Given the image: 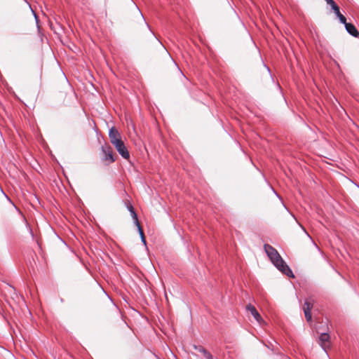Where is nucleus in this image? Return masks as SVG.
I'll list each match as a JSON object with an SVG mask.
<instances>
[{
	"mask_svg": "<svg viewBox=\"0 0 359 359\" xmlns=\"http://www.w3.org/2000/svg\"><path fill=\"white\" fill-rule=\"evenodd\" d=\"M199 351L201 352L203 354V355L205 356V358L206 359H211L212 358V356L210 354V353H209L207 350H205L203 348H201L199 349Z\"/></svg>",
	"mask_w": 359,
	"mask_h": 359,
	"instance_id": "nucleus-10",
	"label": "nucleus"
},
{
	"mask_svg": "<svg viewBox=\"0 0 359 359\" xmlns=\"http://www.w3.org/2000/svg\"><path fill=\"white\" fill-rule=\"evenodd\" d=\"M325 1H326V3L331 6L332 8H334V6H337V4L334 1V0H325Z\"/></svg>",
	"mask_w": 359,
	"mask_h": 359,
	"instance_id": "nucleus-12",
	"label": "nucleus"
},
{
	"mask_svg": "<svg viewBox=\"0 0 359 359\" xmlns=\"http://www.w3.org/2000/svg\"><path fill=\"white\" fill-rule=\"evenodd\" d=\"M337 18H339V21L344 25H346V23H347L346 18L341 13L337 15Z\"/></svg>",
	"mask_w": 359,
	"mask_h": 359,
	"instance_id": "nucleus-11",
	"label": "nucleus"
},
{
	"mask_svg": "<svg viewBox=\"0 0 359 359\" xmlns=\"http://www.w3.org/2000/svg\"><path fill=\"white\" fill-rule=\"evenodd\" d=\"M127 208L130 211V212L131 214V216H132V217H133V219L134 220L135 224H138V221L139 220H138V218H137V214H136V212H135L133 205L131 204L128 203L127 205Z\"/></svg>",
	"mask_w": 359,
	"mask_h": 359,
	"instance_id": "nucleus-9",
	"label": "nucleus"
},
{
	"mask_svg": "<svg viewBox=\"0 0 359 359\" xmlns=\"http://www.w3.org/2000/svg\"><path fill=\"white\" fill-rule=\"evenodd\" d=\"M141 240H142V241L144 244H146V240H145V237H144V236H142V237L141 238Z\"/></svg>",
	"mask_w": 359,
	"mask_h": 359,
	"instance_id": "nucleus-15",
	"label": "nucleus"
},
{
	"mask_svg": "<svg viewBox=\"0 0 359 359\" xmlns=\"http://www.w3.org/2000/svg\"><path fill=\"white\" fill-rule=\"evenodd\" d=\"M246 309L252 314V316L255 318V319L259 323V324H262L264 323V320L262 319L260 314L257 311L256 308L251 305L248 304L246 306Z\"/></svg>",
	"mask_w": 359,
	"mask_h": 359,
	"instance_id": "nucleus-4",
	"label": "nucleus"
},
{
	"mask_svg": "<svg viewBox=\"0 0 359 359\" xmlns=\"http://www.w3.org/2000/svg\"><path fill=\"white\" fill-rule=\"evenodd\" d=\"M102 151L104 154V161H108L110 163H112L115 161L111 148L109 146L102 147Z\"/></svg>",
	"mask_w": 359,
	"mask_h": 359,
	"instance_id": "nucleus-6",
	"label": "nucleus"
},
{
	"mask_svg": "<svg viewBox=\"0 0 359 359\" xmlns=\"http://www.w3.org/2000/svg\"><path fill=\"white\" fill-rule=\"evenodd\" d=\"M211 359H213L212 358Z\"/></svg>",
	"mask_w": 359,
	"mask_h": 359,
	"instance_id": "nucleus-16",
	"label": "nucleus"
},
{
	"mask_svg": "<svg viewBox=\"0 0 359 359\" xmlns=\"http://www.w3.org/2000/svg\"><path fill=\"white\" fill-rule=\"evenodd\" d=\"M109 137L112 144H115L116 142H119L121 140L120 133L114 127L109 130Z\"/></svg>",
	"mask_w": 359,
	"mask_h": 359,
	"instance_id": "nucleus-5",
	"label": "nucleus"
},
{
	"mask_svg": "<svg viewBox=\"0 0 359 359\" xmlns=\"http://www.w3.org/2000/svg\"><path fill=\"white\" fill-rule=\"evenodd\" d=\"M314 299L312 297H309L306 298L304 301V304L303 306V310L304 313L305 318L308 322H311L312 316L311 313V311L313 306Z\"/></svg>",
	"mask_w": 359,
	"mask_h": 359,
	"instance_id": "nucleus-2",
	"label": "nucleus"
},
{
	"mask_svg": "<svg viewBox=\"0 0 359 359\" xmlns=\"http://www.w3.org/2000/svg\"><path fill=\"white\" fill-rule=\"evenodd\" d=\"M116 149L117 151L120 154V155L125 159H128L130 157L129 152L126 147L124 142L121 140L119 142H116L115 144H113Z\"/></svg>",
	"mask_w": 359,
	"mask_h": 359,
	"instance_id": "nucleus-3",
	"label": "nucleus"
},
{
	"mask_svg": "<svg viewBox=\"0 0 359 359\" xmlns=\"http://www.w3.org/2000/svg\"><path fill=\"white\" fill-rule=\"evenodd\" d=\"M264 248L269 259L279 271L288 277H294L293 273L290 267L286 264L278 251L273 246L269 244H265Z\"/></svg>",
	"mask_w": 359,
	"mask_h": 359,
	"instance_id": "nucleus-1",
	"label": "nucleus"
},
{
	"mask_svg": "<svg viewBox=\"0 0 359 359\" xmlns=\"http://www.w3.org/2000/svg\"><path fill=\"white\" fill-rule=\"evenodd\" d=\"M136 226H137V229H138V231H139V233H140V235L141 236V238L142 237V236H144V233H143V231H142V229L140 224V222H138V224H135Z\"/></svg>",
	"mask_w": 359,
	"mask_h": 359,
	"instance_id": "nucleus-13",
	"label": "nucleus"
},
{
	"mask_svg": "<svg viewBox=\"0 0 359 359\" xmlns=\"http://www.w3.org/2000/svg\"><path fill=\"white\" fill-rule=\"evenodd\" d=\"M345 28L346 31L353 36L358 37L359 32L355 27L351 23H346Z\"/></svg>",
	"mask_w": 359,
	"mask_h": 359,
	"instance_id": "nucleus-8",
	"label": "nucleus"
},
{
	"mask_svg": "<svg viewBox=\"0 0 359 359\" xmlns=\"http://www.w3.org/2000/svg\"><path fill=\"white\" fill-rule=\"evenodd\" d=\"M332 9L334 11L337 16L341 14L339 8L337 5L336 6H334V8H332Z\"/></svg>",
	"mask_w": 359,
	"mask_h": 359,
	"instance_id": "nucleus-14",
	"label": "nucleus"
},
{
	"mask_svg": "<svg viewBox=\"0 0 359 359\" xmlns=\"http://www.w3.org/2000/svg\"><path fill=\"white\" fill-rule=\"evenodd\" d=\"M330 335L327 333H322L319 337V343L321 347L326 351L329 346Z\"/></svg>",
	"mask_w": 359,
	"mask_h": 359,
	"instance_id": "nucleus-7",
	"label": "nucleus"
}]
</instances>
